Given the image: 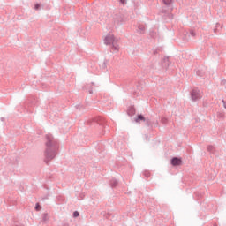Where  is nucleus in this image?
Here are the masks:
<instances>
[{
    "label": "nucleus",
    "mask_w": 226,
    "mask_h": 226,
    "mask_svg": "<svg viewBox=\"0 0 226 226\" xmlns=\"http://www.w3.org/2000/svg\"><path fill=\"white\" fill-rule=\"evenodd\" d=\"M47 142H46V151H45V162L49 163L50 160H54L56 158V154H57V144L54 141L51 135H46Z\"/></svg>",
    "instance_id": "obj_1"
},
{
    "label": "nucleus",
    "mask_w": 226,
    "mask_h": 226,
    "mask_svg": "<svg viewBox=\"0 0 226 226\" xmlns=\"http://www.w3.org/2000/svg\"><path fill=\"white\" fill-rule=\"evenodd\" d=\"M104 42L106 43V45H114L115 43H117V40H116L114 34H109L105 36Z\"/></svg>",
    "instance_id": "obj_2"
},
{
    "label": "nucleus",
    "mask_w": 226,
    "mask_h": 226,
    "mask_svg": "<svg viewBox=\"0 0 226 226\" xmlns=\"http://www.w3.org/2000/svg\"><path fill=\"white\" fill-rule=\"evenodd\" d=\"M200 98H202V92H200V90H193L192 92V99L194 102H197V100H200Z\"/></svg>",
    "instance_id": "obj_3"
},
{
    "label": "nucleus",
    "mask_w": 226,
    "mask_h": 226,
    "mask_svg": "<svg viewBox=\"0 0 226 226\" xmlns=\"http://www.w3.org/2000/svg\"><path fill=\"white\" fill-rule=\"evenodd\" d=\"M183 163V161L180 158L175 157L171 160V164L173 167L179 166Z\"/></svg>",
    "instance_id": "obj_4"
},
{
    "label": "nucleus",
    "mask_w": 226,
    "mask_h": 226,
    "mask_svg": "<svg viewBox=\"0 0 226 226\" xmlns=\"http://www.w3.org/2000/svg\"><path fill=\"white\" fill-rule=\"evenodd\" d=\"M140 121H146V118L142 115H139L136 119V123H140Z\"/></svg>",
    "instance_id": "obj_5"
},
{
    "label": "nucleus",
    "mask_w": 226,
    "mask_h": 226,
    "mask_svg": "<svg viewBox=\"0 0 226 226\" xmlns=\"http://www.w3.org/2000/svg\"><path fill=\"white\" fill-rule=\"evenodd\" d=\"M164 4H166L167 6L172 4V0H163Z\"/></svg>",
    "instance_id": "obj_6"
},
{
    "label": "nucleus",
    "mask_w": 226,
    "mask_h": 226,
    "mask_svg": "<svg viewBox=\"0 0 226 226\" xmlns=\"http://www.w3.org/2000/svg\"><path fill=\"white\" fill-rule=\"evenodd\" d=\"M35 209L36 211H40V209H41V207H40V203L36 204Z\"/></svg>",
    "instance_id": "obj_7"
},
{
    "label": "nucleus",
    "mask_w": 226,
    "mask_h": 226,
    "mask_svg": "<svg viewBox=\"0 0 226 226\" xmlns=\"http://www.w3.org/2000/svg\"><path fill=\"white\" fill-rule=\"evenodd\" d=\"M79 213L78 212V211H75L74 213H73V216H74V218H77V216H79Z\"/></svg>",
    "instance_id": "obj_8"
},
{
    "label": "nucleus",
    "mask_w": 226,
    "mask_h": 226,
    "mask_svg": "<svg viewBox=\"0 0 226 226\" xmlns=\"http://www.w3.org/2000/svg\"><path fill=\"white\" fill-rule=\"evenodd\" d=\"M34 9H35V10H40V4H35Z\"/></svg>",
    "instance_id": "obj_9"
},
{
    "label": "nucleus",
    "mask_w": 226,
    "mask_h": 226,
    "mask_svg": "<svg viewBox=\"0 0 226 226\" xmlns=\"http://www.w3.org/2000/svg\"><path fill=\"white\" fill-rule=\"evenodd\" d=\"M222 103H223L224 109H226V101H225V100H222Z\"/></svg>",
    "instance_id": "obj_10"
},
{
    "label": "nucleus",
    "mask_w": 226,
    "mask_h": 226,
    "mask_svg": "<svg viewBox=\"0 0 226 226\" xmlns=\"http://www.w3.org/2000/svg\"><path fill=\"white\" fill-rule=\"evenodd\" d=\"M120 2H121L123 4H125L126 0H120Z\"/></svg>",
    "instance_id": "obj_11"
}]
</instances>
